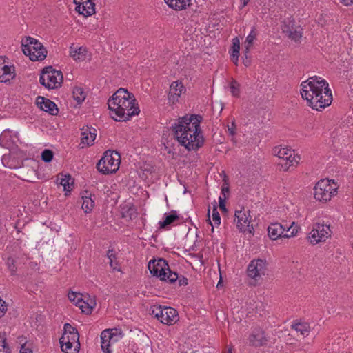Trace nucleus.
<instances>
[{"instance_id": "nucleus-1", "label": "nucleus", "mask_w": 353, "mask_h": 353, "mask_svg": "<svg viewBox=\"0 0 353 353\" xmlns=\"http://www.w3.org/2000/svg\"><path fill=\"white\" fill-rule=\"evenodd\" d=\"M199 115L186 114L179 117L172 125V132L177 141L188 151H196L205 142L200 123Z\"/></svg>"}, {"instance_id": "nucleus-2", "label": "nucleus", "mask_w": 353, "mask_h": 353, "mask_svg": "<svg viewBox=\"0 0 353 353\" xmlns=\"http://www.w3.org/2000/svg\"><path fill=\"white\" fill-rule=\"evenodd\" d=\"M301 94L313 110H321L332 101V91L326 80L319 76L309 77L301 84Z\"/></svg>"}, {"instance_id": "nucleus-3", "label": "nucleus", "mask_w": 353, "mask_h": 353, "mask_svg": "<svg viewBox=\"0 0 353 353\" xmlns=\"http://www.w3.org/2000/svg\"><path fill=\"white\" fill-rule=\"evenodd\" d=\"M108 108L112 119L117 121H125L138 115L140 110L133 94L121 88L108 100Z\"/></svg>"}, {"instance_id": "nucleus-4", "label": "nucleus", "mask_w": 353, "mask_h": 353, "mask_svg": "<svg viewBox=\"0 0 353 353\" xmlns=\"http://www.w3.org/2000/svg\"><path fill=\"white\" fill-rule=\"evenodd\" d=\"M21 48L23 54L32 61H42L47 56V50L42 43L31 37L22 38Z\"/></svg>"}, {"instance_id": "nucleus-5", "label": "nucleus", "mask_w": 353, "mask_h": 353, "mask_svg": "<svg viewBox=\"0 0 353 353\" xmlns=\"http://www.w3.org/2000/svg\"><path fill=\"white\" fill-rule=\"evenodd\" d=\"M150 273L160 280L173 283L178 278V274L172 271L167 261L163 259L151 260L148 265Z\"/></svg>"}, {"instance_id": "nucleus-6", "label": "nucleus", "mask_w": 353, "mask_h": 353, "mask_svg": "<svg viewBox=\"0 0 353 353\" xmlns=\"http://www.w3.org/2000/svg\"><path fill=\"white\" fill-rule=\"evenodd\" d=\"M338 185L334 180L323 179L317 182L314 188V195L316 200L325 203L336 195Z\"/></svg>"}, {"instance_id": "nucleus-7", "label": "nucleus", "mask_w": 353, "mask_h": 353, "mask_svg": "<svg viewBox=\"0 0 353 353\" xmlns=\"http://www.w3.org/2000/svg\"><path fill=\"white\" fill-rule=\"evenodd\" d=\"M121 157L117 152L108 150L97 164V168L103 174L116 172L119 168Z\"/></svg>"}, {"instance_id": "nucleus-8", "label": "nucleus", "mask_w": 353, "mask_h": 353, "mask_svg": "<svg viewBox=\"0 0 353 353\" xmlns=\"http://www.w3.org/2000/svg\"><path fill=\"white\" fill-rule=\"evenodd\" d=\"M299 226L292 222L288 225L286 222L283 223H274L270 224L268 228V232L270 238L272 240H276L279 238H290L297 234Z\"/></svg>"}, {"instance_id": "nucleus-9", "label": "nucleus", "mask_w": 353, "mask_h": 353, "mask_svg": "<svg viewBox=\"0 0 353 353\" xmlns=\"http://www.w3.org/2000/svg\"><path fill=\"white\" fill-rule=\"evenodd\" d=\"M274 153L278 157L277 164L283 171H288L290 167L296 165L300 161V157L288 148L275 147Z\"/></svg>"}, {"instance_id": "nucleus-10", "label": "nucleus", "mask_w": 353, "mask_h": 353, "mask_svg": "<svg viewBox=\"0 0 353 353\" xmlns=\"http://www.w3.org/2000/svg\"><path fill=\"white\" fill-rule=\"evenodd\" d=\"M63 80L62 72L56 70L52 66L44 68L39 78L41 84L48 89H55L60 87Z\"/></svg>"}, {"instance_id": "nucleus-11", "label": "nucleus", "mask_w": 353, "mask_h": 353, "mask_svg": "<svg viewBox=\"0 0 353 353\" xmlns=\"http://www.w3.org/2000/svg\"><path fill=\"white\" fill-rule=\"evenodd\" d=\"M152 314L161 323L166 325H173L179 321L177 311L170 307L155 305L152 307Z\"/></svg>"}, {"instance_id": "nucleus-12", "label": "nucleus", "mask_w": 353, "mask_h": 353, "mask_svg": "<svg viewBox=\"0 0 353 353\" xmlns=\"http://www.w3.org/2000/svg\"><path fill=\"white\" fill-rule=\"evenodd\" d=\"M123 336L122 332L118 329H106L101 334V347L103 353H112V346Z\"/></svg>"}, {"instance_id": "nucleus-13", "label": "nucleus", "mask_w": 353, "mask_h": 353, "mask_svg": "<svg viewBox=\"0 0 353 353\" xmlns=\"http://www.w3.org/2000/svg\"><path fill=\"white\" fill-rule=\"evenodd\" d=\"M332 230L330 225L324 223L323 221H318L312 225V230L308 234V238L312 245L320 242H324L331 236Z\"/></svg>"}, {"instance_id": "nucleus-14", "label": "nucleus", "mask_w": 353, "mask_h": 353, "mask_svg": "<svg viewBox=\"0 0 353 353\" xmlns=\"http://www.w3.org/2000/svg\"><path fill=\"white\" fill-rule=\"evenodd\" d=\"M234 221L238 229L243 232L252 234L254 228L251 224L252 218L250 211L248 208L241 207L240 210H236L234 214Z\"/></svg>"}, {"instance_id": "nucleus-15", "label": "nucleus", "mask_w": 353, "mask_h": 353, "mask_svg": "<svg viewBox=\"0 0 353 353\" xmlns=\"http://www.w3.org/2000/svg\"><path fill=\"white\" fill-rule=\"evenodd\" d=\"M268 271V263L264 259H253L248 266V276L255 281H260Z\"/></svg>"}, {"instance_id": "nucleus-16", "label": "nucleus", "mask_w": 353, "mask_h": 353, "mask_svg": "<svg viewBox=\"0 0 353 353\" xmlns=\"http://www.w3.org/2000/svg\"><path fill=\"white\" fill-rule=\"evenodd\" d=\"M16 76L14 67L9 65L3 57H0V82L7 83Z\"/></svg>"}, {"instance_id": "nucleus-17", "label": "nucleus", "mask_w": 353, "mask_h": 353, "mask_svg": "<svg viewBox=\"0 0 353 353\" xmlns=\"http://www.w3.org/2000/svg\"><path fill=\"white\" fill-rule=\"evenodd\" d=\"M76 5V11L84 17H88L95 13L94 0H73Z\"/></svg>"}, {"instance_id": "nucleus-18", "label": "nucleus", "mask_w": 353, "mask_h": 353, "mask_svg": "<svg viewBox=\"0 0 353 353\" xmlns=\"http://www.w3.org/2000/svg\"><path fill=\"white\" fill-rule=\"evenodd\" d=\"M282 31L289 39L294 42H299L303 36L302 28L294 26L292 21H289L288 23L285 22L282 27Z\"/></svg>"}, {"instance_id": "nucleus-19", "label": "nucleus", "mask_w": 353, "mask_h": 353, "mask_svg": "<svg viewBox=\"0 0 353 353\" xmlns=\"http://www.w3.org/2000/svg\"><path fill=\"white\" fill-rule=\"evenodd\" d=\"M249 345L254 347H261L268 343L265 332L261 327L254 328L248 336Z\"/></svg>"}, {"instance_id": "nucleus-20", "label": "nucleus", "mask_w": 353, "mask_h": 353, "mask_svg": "<svg viewBox=\"0 0 353 353\" xmlns=\"http://www.w3.org/2000/svg\"><path fill=\"white\" fill-rule=\"evenodd\" d=\"M185 90V88L181 81H176L171 83L168 94V100L170 102L174 103L178 101L182 92Z\"/></svg>"}, {"instance_id": "nucleus-21", "label": "nucleus", "mask_w": 353, "mask_h": 353, "mask_svg": "<svg viewBox=\"0 0 353 353\" xmlns=\"http://www.w3.org/2000/svg\"><path fill=\"white\" fill-rule=\"evenodd\" d=\"M70 55L74 61H83L90 57L86 48L72 44L70 48Z\"/></svg>"}, {"instance_id": "nucleus-22", "label": "nucleus", "mask_w": 353, "mask_h": 353, "mask_svg": "<svg viewBox=\"0 0 353 353\" xmlns=\"http://www.w3.org/2000/svg\"><path fill=\"white\" fill-rule=\"evenodd\" d=\"M96 136V130L94 128L89 127L83 128L81 134V145H82V148L92 145Z\"/></svg>"}, {"instance_id": "nucleus-23", "label": "nucleus", "mask_w": 353, "mask_h": 353, "mask_svg": "<svg viewBox=\"0 0 353 353\" xmlns=\"http://www.w3.org/2000/svg\"><path fill=\"white\" fill-rule=\"evenodd\" d=\"M37 103L42 110L48 112L52 115H56L58 112L56 104L43 97H37Z\"/></svg>"}, {"instance_id": "nucleus-24", "label": "nucleus", "mask_w": 353, "mask_h": 353, "mask_svg": "<svg viewBox=\"0 0 353 353\" xmlns=\"http://www.w3.org/2000/svg\"><path fill=\"white\" fill-rule=\"evenodd\" d=\"M168 6L176 11L185 10L191 4V0H164Z\"/></svg>"}, {"instance_id": "nucleus-25", "label": "nucleus", "mask_w": 353, "mask_h": 353, "mask_svg": "<svg viewBox=\"0 0 353 353\" xmlns=\"http://www.w3.org/2000/svg\"><path fill=\"white\" fill-rule=\"evenodd\" d=\"M92 196H94L88 191H85V193L82 195V209L85 213L90 212L94 208V199H93Z\"/></svg>"}, {"instance_id": "nucleus-26", "label": "nucleus", "mask_w": 353, "mask_h": 353, "mask_svg": "<svg viewBox=\"0 0 353 353\" xmlns=\"http://www.w3.org/2000/svg\"><path fill=\"white\" fill-rule=\"evenodd\" d=\"M95 305V301L90 298H88L86 301L81 298L80 301L76 302V305L78 306L83 313L87 314L92 312V309Z\"/></svg>"}, {"instance_id": "nucleus-27", "label": "nucleus", "mask_w": 353, "mask_h": 353, "mask_svg": "<svg viewBox=\"0 0 353 353\" xmlns=\"http://www.w3.org/2000/svg\"><path fill=\"white\" fill-rule=\"evenodd\" d=\"M240 50V41L237 37L232 39V45L230 49L231 61L236 65L239 63Z\"/></svg>"}, {"instance_id": "nucleus-28", "label": "nucleus", "mask_w": 353, "mask_h": 353, "mask_svg": "<svg viewBox=\"0 0 353 353\" xmlns=\"http://www.w3.org/2000/svg\"><path fill=\"white\" fill-rule=\"evenodd\" d=\"M179 220V216L176 211H172L170 214H165V219L159 221V224L160 228H167L168 225L174 223L175 221Z\"/></svg>"}, {"instance_id": "nucleus-29", "label": "nucleus", "mask_w": 353, "mask_h": 353, "mask_svg": "<svg viewBox=\"0 0 353 353\" xmlns=\"http://www.w3.org/2000/svg\"><path fill=\"white\" fill-rule=\"evenodd\" d=\"M57 181L59 184L63 188L65 192H70L72 189L73 180L70 175L62 176L61 178H58Z\"/></svg>"}, {"instance_id": "nucleus-30", "label": "nucleus", "mask_w": 353, "mask_h": 353, "mask_svg": "<svg viewBox=\"0 0 353 353\" xmlns=\"http://www.w3.org/2000/svg\"><path fill=\"white\" fill-rule=\"evenodd\" d=\"M60 341L61 350L64 353H78L80 345H75L71 342L68 343L65 341Z\"/></svg>"}, {"instance_id": "nucleus-31", "label": "nucleus", "mask_w": 353, "mask_h": 353, "mask_svg": "<svg viewBox=\"0 0 353 353\" xmlns=\"http://www.w3.org/2000/svg\"><path fill=\"white\" fill-rule=\"evenodd\" d=\"M18 341L21 344L20 353H33L32 345L31 343L28 342L26 338L20 336L18 338Z\"/></svg>"}, {"instance_id": "nucleus-32", "label": "nucleus", "mask_w": 353, "mask_h": 353, "mask_svg": "<svg viewBox=\"0 0 353 353\" xmlns=\"http://www.w3.org/2000/svg\"><path fill=\"white\" fill-rule=\"evenodd\" d=\"M79 333H72L71 334H63L60 338L59 341L67 342L70 343V342L75 345H80L79 341Z\"/></svg>"}, {"instance_id": "nucleus-33", "label": "nucleus", "mask_w": 353, "mask_h": 353, "mask_svg": "<svg viewBox=\"0 0 353 353\" xmlns=\"http://www.w3.org/2000/svg\"><path fill=\"white\" fill-rule=\"evenodd\" d=\"M293 329L297 332H299L302 336L308 335L310 327L307 323H298L292 325Z\"/></svg>"}, {"instance_id": "nucleus-34", "label": "nucleus", "mask_w": 353, "mask_h": 353, "mask_svg": "<svg viewBox=\"0 0 353 353\" xmlns=\"http://www.w3.org/2000/svg\"><path fill=\"white\" fill-rule=\"evenodd\" d=\"M256 39V32L255 28H252L250 31V34L246 37L245 43H244V48L247 50H250L252 47L254 41Z\"/></svg>"}, {"instance_id": "nucleus-35", "label": "nucleus", "mask_w": 353, "mask_h": 353, "mask_svg": "<svg viewBox=\"0 0 353 353\" xmlns=\"http://www.w3.org/2000/svg\"><path fill=\"white\" fill-rule=\"evenodd\" d=\"M72 94L74 99L77 101L79 103L83 101L86 97V94L84 92L83 90L79 87L74 88Z\"/></svg>"}, {"instance_id": "nucleus-36", "label": "nucleus", "mask_w": 353, "mask_h": 353, "mask_svg": "<svg viewBox=\"0 0 353 353\" xmlns=\"http://www.w3.org/2000/svg\"><path fill=\"white\" fill-rule=\"evenodd\" d=\"M107 256L110 260V265L114 270L119 271V265L116 261V254L112 250H109L107 252Z\"/></svg>"}, {"instance_id": "nucleus-37", "label": "nucleus", "mask_w": 353, "mask_h": 353, "mask_svg": "<svg viewBox=\"0 0 353 353\" xmlns=\"http://www.w3.org/2000/svg\"><path fill=\"white\" fill-rule=\"evenodd\" d=\"M240 85L239 83L236 81L232 79L230 84V92L233 97H239L240 95Z\"/></svg>"}, {"instance_id": "nucleus-38", "label": "nucleus", "mask_w": 353, "mask_h": 353, "mask_svg": "<svg viewBox=\"0 0 353 353\" xmlns=\"http://www.w3.org/2000/svg\"><path fill=\"white\" fill-rule=\"evenodd\" d=\"M6 265L8 270H10L11 274L14 275L16 274L17 269L16 265V260L12 256L8 257L6 261Z\"/></svg>"}, {"instance_id": "nucleus-39", "label": "nucleus", "mask_w": 353, "mask_h": 353, "mask_svg": "<svg viewBox=\"0 0 353 353\" xmlns=\"http://www.w3.org/2000/svg\"><path fill=\"white\" fill-rule=\"evenodd\" d=\"M41 159L45 162H50L53 159V152L50 150H44L41 153Z\"/></svg>"}, {"instance_id": "nucleus-40", "label": "nucleus", "mask_w": 353, "mask_h": 353, "mask_svg": "<svg viewBox=\"0 0 353 353\" xmlns=\"http://www.w3.org/2000/svg\"><path fill=\"white\" fill-rule=\"evenodd\" d=\"M250 50H247L244 48L243 55V63L245 67H249L251 65V57L249 55Z\"/></svg>"}, {"instance_id": "nucleus-41", "label": "nucleus", "mask_w": 353, "mask_h": 353, "mask_svg": "<svg viewBox=\"0 0 353 353\" xmlns=\"http://www.w3.org/2000/svg\"><path fill=\"white\" fill-rule=\"evenodd\" d=\"M68 296L69 300L76 305V302H79L81 299L82 294L74 292H71L68 293Z\"/></svg>"}, {"instance_id": "nucleus-42", "label": "nucleus", "mask_w": 353, "mask_h": 353, "mask_svg": "<svg viewBox=\"0 0 353 353\" xmlns=\"http://www.w3.org/2000/svg\"><path fill=\"white\" fill-rule=\"evenodd\" d=\"M10 349L6 343V339L0 335V353H9Z\"/></svg>"}, {"instance_id": "nucleus-43", "label": "nucleus", "mask_w": 353, "mask_h": 353, "mask_svg": "<svg viewBox=\"0 0 353 353\" xmlns=\"http://www.w3.org/2000/svg\"><path fill=\"white\" fill-rule=\"evenodd\" d=\"M64 333L63 334H71L72 333H78L77 330L72 326L70 323H65L64 325Z\"/></svg>"}, {"instance_id": "nucleus-44", "label": "nucleus", "mask_w": 353, "mask_h": 353, "mask_svg": "<svg viewBox=\"0 0 353 353\" xmlns=\"http://www.w3.org/2000/svg\"><path fill=\"white\" fill-rule=\"evenodd\" d=\"M212 219L215 225H219L221 223V218L219 213L217 211L216 207L214 206L212 210Z\"/></svg>"}, {"instance_id": "nucleus-45", "label": "nucleus", "mask_w": 353, "mask_h": 353, "mask_svg": "<svg viewBox=\"0 0 353 353\" xmlns=\"http://www.w3.org/2000/svg\"><path fill=\"white\" fill-rule=\"evenodd\" d=\"M225 200H226V196H221L219 198V208L223 212H227V209H226V207L225 205Z\"/></svg>"}, {"instance_id": "nucleus-46", "label": "nucleus", "mask_w": 353, "mask_h": 353, "mask_svg": "<svg viewBox=\"0 0 353 353\" xmlns=\"http://www.w3.org/2000/svg\"><path fill=\"white\" fill-rule=\"evenodd\" d=\"M7 310L6 302L0 299V317L3 316Z\"/></svg>"}, {"instance_id": "nucleus-47", "label": "nucleus", "mask_w": 353, "mask_h": 353, "mask_svg": "<svg viewBox=\"0 0 353 353\" xmlns=\"http://www.w3.org/2000/svg\"><path fill=\"white\" fill-rule=\"evenodd\" d=\"M236 127L235 121H234V120H233L231 123V125H228V133L230 135L234 136L236 134Z\"/></svg>"}, {"instance_id": "nucleus-48", "label": "nucleus", "mask_w": 353, "mask_h": 353, "mask_svg": "<svg viewBox=\"0 0 353 353\" xmlns=\"http://www.w3.org/2000/svg\"><path fill=\"white\" fill-rule=\"evenodd\" d=\"M176 281H178L179 286L188 285V279L183 276H179L178 275V278L176 279V281L175 282H176Z\"/></svg>"}, {"instance_id": "nucleus-49", "label": "nucleus", "mask_w": 353, "mask_h": 353, "mask_svg": "<svg viewBox=\"0 0 353 353\" xmlns=\"http://www.w3.org/2000/svg\"><path fill=\"white\" fill-rule=\"evenodd\" d=\"M341 3L345 6H350L353 3V0H340Z\"/></svg>"}, {"instance_id": "nucleus-50", "label": "nucleus", "mask_w": 353, "mask_h": 353, "mask_svg": "<svg viewBox=\"0 0 353 353\" xmlns=\"http://www.w3.org/2000/svg\"><path fill=\"white\" fill-rule=\"evenodd\" d=\"M228 192H229L228 187H222L221 193H222L223 196H226L225 193H228Z\"/></svg>"}, {"instance_id": "nucleus-51", "label": "nucleus", "mask_w": 353, "mask_h": 353, "mask_svg": "<svg viewBox=\"0 0 353 353\" xmlns=\"http://www.w3.org/2000/svg\"><path fill=\"white\" fill-rule=\"evenodd\" d=\"M225 353H233V347L232 345L228 346L227 350Z\"/></svg>"}, {"instance_id": "nucleus-52", "label": "nucleus", "mask_w": 353, "mask_h": 353, "mask_svg": "<svg viewBox=\"0 0 353 353\" xmlns=\"http://www.w3.org/2000/svg\"><path fill=\"white\" fill-rule=\"evenodd\" d=\"M249 0H241V5L242 7H245L248 3Z\"/></svg>"}]
</instances>
